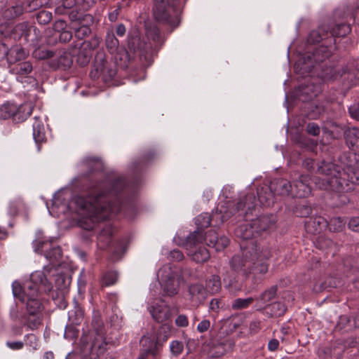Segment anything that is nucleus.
<instances>
[{
  "mask_svg": "<svg viewBox=\"0 0 359 359\" xmlns=\"http://www.w3.org/2000/svg\"><path fill=\"white\" fill-rule=\"evenodd\" d=\"M111 187V189L107 194L102 192L95 196H77L74 198L76 211L81 216L80 225L82 228L93 229L96 223L119 212L121 198L118 193L124 188L125 182L123 179H118L112 182Z\"/></svg>",
  "mask_w": 359,
  "mask_h": 359,
  "instance_id": "f257e3e1",
  "label": "nucleus"
},
{
  "mask_svg": "<svg viewBox=\"0 0 359 359\" xmlns=\"http://www.w3.org/2000/svg\"><path fill=\"white\" fill-rule=\"evenodd\" d=\"M317 172L326 177V180L315 179L316 187L319 189L341 194L351 191L355 185H359V170L352 165H347L341 170L339 166L332 162L323 161L318 165Z\"/></svg>",
  "mask_w": 359,
  "mask_h": 359,
  "instance_id": "f03ea898",
  "label": "nucleus"
},
{
  "mask_svg": "<svg viewBox=\"0 0 359 359\" xmlns=\"http://www.w3.org/2000/svg\"><path fill=\"white\" fill-rule=\"evenodd\" d=\"M12 288L15 297L26 302L29 315L34 316L42 309V304L39 299V293L50 292L53 285L48 278L45 277L44 272L34 271L31 274L29 280L25 283L23 287L19 282L14 281Z\"/></svg>",
  "mask_w": 359,
  "mask_h": 359,
  "instance_id": "7ed1b4c3",
  "label": "nucleus"
},
{
  "mask_svg": "<svg viewBox=\"0 0 359 359\" xmlns=\"http://www.w3.org/2000/svg\"><path fill=\"white\" fill-rule=\"evenodd\" d=\"M245 203L241 200L236 204L230 201L220 202L216 209L215 212L212 213V217L208 213H202L195 219V224L197 229L195 231L198 232V238H202L201 230L207 228L210 224L211 220L215 222L216 224H219L224 221L229 219L235 214L238 217H243L247 219L249 212H252L256 205V198L254 194L246 195Z\"/></svg>",
  "mask_w": 359,
  "mask_h": 359,
  "instance_id": "20e7f679",
  "label": "nucleus"
},
{
  "mask_svg": "<svg viewBox=\"0 0 359 359\" xmlns=\"http://www.w3.org/2000/svg\"><path fill=\"white\" fill-rule=\"evenodd\" d=\"M274 222L273 217L269 215H263L250 221L245 219L244 223L238 226L235 230L236 236L243 239V243L241 244L242 250L243 251V244H245L250 240H255V238L257 235L269 228ZM243 256L244 259L239 255H236L231 259L230 264L233 271L247 272L250 269L251 266H249V259L246 258L243 253Z\"/></svg>",
  "mask_w": 359,
  "mask_h": 359,
  "instance_id": "39448f33",
  "label": "nucleus"
},
{
  "mask_svg": "<svg viewBox=\"0 0 359 359\" xmlns=\"http://www.w3.org/2000/svg\"><path fill=\"white\" fill-rule=\"evenodd\" d=\"M332 54L331 48L319 46L312 52H307L295 65L297 70L302 75L306 73L316 74L323 79H332L339 72V68H325L323 63Z\"/></svg>",
  "mask_w": 359,
  "mask_h": 359,
  "instance_id": "423d86ee",
  "label": "nucleus"
},
{
  "mask_svg": "<svg viewBox=\"0 0 359 359\" xmlns=\"http://www.w3.org/2000/svg\"><path fill=\"white\" fill-rule=\"evenodd\" d=\"M43 233L38 232L37 239L33 242L34 252L36 253H44L46 259L49 264L44 266L41 272H44L45 277L48 278L51 281V278L57 273V267L59 262L62 257V250L60 246L52 244V241L43 240Z\"/></svg>",
  "mask_w": 359,
  "mask_h": 359,
  "instance_id": "0eeeda50",
  "label": "nucleus"
},
{
  "mask_svg": "<svg viewBox=\"0 0 359 359\" xmlns=\"http://www.w3.org/2000/svg\"><path fill=\"white\" fill-rule=\"evenodd\" d=\"M243 254L249 259V266H251L249 272L255 274H264L268 271V264L266 261L271 257L269 248L257 240H250L243 244Z\"/></svg>",
  "mask_w": 359,
  "mask_h": 359,
  "instance_id": "6e6552de",
  "label": "nucleus"
},
{
  "mask_svg": "<svg viewBox=\"0 0 359 359\" xmlns=\"http://www.w3.org/2000/svg\"><path fill=\"white\" fill-rule=\"evenodd\" d=\"M181 0H153L152 15L160 23L176 28L180 24Z\"/></svg>",
  "mask_w": 359,
  "mask_h": 359,
  "instance_id": "1a4fd4ad",
  "label": "nucleus"
},
{
  "mask_svg": "<svg viewBox=\"0 0 359 359\" xmlns=\"http://www.w3.org/2000/svg\"><path fill=\"white\" fill-rule=\"evenodd\" d=\"M163 290V296L172 297L179 292L181 277L170 264H165L157 273Z\"/></svg>",
  "mask_w": 359,
  "mask_h": 359,
  "instance_id": "9d476101",
  "label": "nucleus"
},
{
  "mask_svg": "<svg viewBox=\"0 0 359 359\" xmlns=\"http://www.w3.org/2000/svg\"><path fill=\"white\" fill-rule=\"evenodd\" d=\"M128 47L130 51H140V60L144 67L150 66L153 62L151 54L148 50L152 48L151 43L142 42L140 36L137 30L130 32L128 36Z\"/></svg>",
  "mask_w": 359,
  "mask_h": 359,
  "instance_id": "9b49d317",
  "label": "nucleus"
},
{
  "mask_svg": "<svg viewBox=\"0 0 359 359\" xmlns=\"http://www.w3.org/2000/svg\"><path fill=\"white\" fill-rule=\"evenodd\" d=\"M116 73L114 65L106 60V55L104 51H98L95 57L93 68L90 72L92 79L98 78L102 76L105 82L110 81Z\"/></svg>",
  "mask_w": 359,
  "mask_h": 359,
  "instance_id": "f8f14e48",
  "label": "nucleus"
},
{
  "mask_svg": "<svg viewBox=\"0 0 359 359\" xmlns=\"http://www.w3.org/2000/svg\"><path fill=\"white\" fill-rule=\"evenodd\" d=\"M156 291L150 289L147 299V309L155 321L163 323L170 318V309L162 299H156Z\"/></svg>",
  "mask_w": 359,
  "mask_h": 359,
  "instance_id": "ddd939ff",
  "label": "nucleus"
},
{
  "mask_svg": "<svg viewBox=\"0 0 359 359\" xmlns=\"http://www.w3.org/2000/svg\"><path fill=\"white\" fill-rule=\"evenodd\" d=\"M198 232L194 231L190 233L185 243V247L187 254L194 261L198 263H203L210 258V254L208 250L201 245L202 238H198Z\"/></svg>",
  "mask_w": 359,
  "mask_h": 359,
  "instance_id": "4468645a",
  "label": "nucleus"
},
{
  "mask_svg": "<svg viewBox=\"0 0 359 359\" xmlns=\"http://www.w3.org/2000/svg\"><path fill=\"white\" fill-rule=\"evenodd\" d=\"M100 43V39L97 36L81 42L77 53V62L83 66L87 65L91 57L92 50L97 48Z\"/></svg>",
  "mask_w": 359,
  "mask_h": 359,
  "instance_id": "2eb2a0df",
  "label": "nucleus"
},
{
  "mask_svg": "<svg viewBox=\"0 0 359 359\" xmlns=\"http://www.w3.org/2000/svg\"><path fill=\"white\" fill-rule=\"evenodd\" d=\"M140 343L142 352L138 359H151L158 353L159 344L155 336L144 335Z\"/></svg>",
  "mask_w": 359,
  "mask_h": 359,
  "instance_id": "dca6fc26",
  "label": "nucleus"
},
{
  "mask_svg": "<svg viewBox=\"0 0 359 359\" xmlns=\"http://www.w3.org/2000/svg\"><path fill=\"white\" fill-rule=\"evenodd\" d=\"M145 34L148 40L147 43H151L152 48L148 50L153 57L154 52L157 51L163 44L164 40L161 35L158 28L154 25H148L145 27Z\"/></svg>",
  "mask_w": 359,
  "mask_h": 359,
  "instance_id": "f3484780",
  "label": "nucleus"
},
{
  "mask_svg": "<svg viewBox=\"0 0 359 359\" xmlns=\"http://www.w3.org/2000/svg\"><path fill=\"white\" fill-rule=\"evenodd\" d=\"M203 241L205 242L207 245L215 248L217 251L224 250L229 243L226 236H222L219 238L217 233L213 230L205 232V236L202 234Z\"/></svg>",
  "mask_w": 359,
  "mask_h": 359,
  "instance_id": "a211bd4d",
  "label": "nucleus"
},
{
  "mask_svg": "<svg viewBox=\"0 0 359 359\" xmlns=\"http://www.w3.org/2000/svg\"><path fill=\"white\" fill-rule=\"evenodd\" d=\"M72 58L66 51L60 50L54 51V55L49 62V66L54 69L65 70L71 67Z\"/></svg>",
  "mask_w": 359,
  "mask_h": 359,
  "instance_id": "6ab92c4d",
  "label": "nucleus"
},
{
  "mask_svg": "<svg viewBox=\"0 0 359 359\" xmlns=\"http://www.w3.org/2000/svg\"><path fill=\"white\" fill-rule=\"evenodd\" d=\"M309 180L310 178L308 175H302L299 176V180L294 181V196L300 198L309 196L311 192Z\"/></svg>",
  "mask_w": 359,
  "mask_h": 359,
  "instance_id": "aec40b11",
  "label": "nucleus"
},
{
  "mask_svg": "<svg viewBox=\"0 0 359 359\" xmlns=\"http://www.w3.org/2000/svg\"><path fill=\"white\" fill-rule=\"evenodd\" d=\"M235 345L231 339H226L214 344L209 351V355L212 358H219L231 351Z\"/></svg>",
  "mask_w": 359,
  "mask_h": 359,
  "instance_id": "412c9836",
  "label": "nucleus"
},
{
  "mask_svg": "<svg viewBox=\"0 0 359 359\" xmlns=\"http://www.w3.org/2000/svg\"><path fill=\"white\" fill-rule=\"evenodd\" d=\"M270 187L275 195L287 196L291 194L294 196L293 188L287 180H275L271 182Z\"/></svg>",
  "mask_w": 359,
  "mask_h": 359,
  "instance_id": "4be33fe9",
  "label": "nucleus"
},
{
  "mask_svg": "<svg viewBox=\"0 0 359 359\" xmlns=\"http://www.w3.org/2000/svg\"><path fill=\"white\" fill-rule=\"evenodd\" d=\"M33 69L32 65L30 62L26 61L18 63L13 69V70L19 75L18 77V79H21L20 82L23 83H32L34 86L36 82L35 79L32 76H25L23 77V75L28 74L32 72Z\"/></svg>",
  "mask_w": 359,
  "mask_h": 359,
  "instance_id": "5701e85b",
  "label": "nucleus"
},
{
  "mask_svg": "<svg viewBox=\"0 0 359 359\" xmlns=\"http://www.w3.org/2000/svg\"><path fill=\"white\" fill-rule=\"evenodd\" d=\"M305 227L308 232L318 233L327 227V221L320 216L310 218L306 222Z\"/></svg>",
  "mask_w": 359,
  "mask_h": 359,
  "instance_id": "b1692460",
  "label": "nucleus"
},
{
  "mask_svg": "<svg viewBox=\"0 0 359 359\" xmlns=\"http://www.w3.org/2000/svg\"><path fill=\"white\" fill-rule=\"evenodd\" d=\"M26 56L27 53L23 48L15 46L8 48L6 60L9 64H14L24 60Z\"/></svg>",
  "mask_w": 359,
  "mask_h": 359,
  "instance_id": "393cba45",
  "label": "nucleus"
},
{
  "mask_svg": "<svg viewBox=\"0 0 359 359\" xmlns=\"http://www.w3.org/2000/svg\"><path fill=\"white\" fill-rule=\"evenodd\" d=\"M190 299L196 303L203 301L206 297V290L201 284H193L189 287Z\"/></svg>",
  "mask_w": 359,
  "mask_h": 359,
  "instance_id": "a878e982",
  "label": "nucleus"
},
{
  "mask_svg": "<svg viewBox=\"0 0 359 359\" xmlns=\"http://www.w3.org/2000/svg\"><path fill=\"white\" fill-rule=\"evenodd\" d=\"M258 198L260 203L264 206H270L274 203L275 194L271 189V187H262L258 191Z\"/></svg>",
  "mask_w": 359,
  "mask_h": 359,
  "instance_id": "bb28decb",
  "label": "nucleus"
},
{
  "mask_svg": "<svg viewBox=\"0 0 359 359\" xmlns=\"http://www.w3.org/2000/svg\"><path fill=\"white\" fill-rule=\"evenodd\" d=\"M344 137L348 147H359V128L355 127L347 128L344 132Z\"/></svg>",
  "mask_w": 359,
  "mask_h": 359,
  "instance_id": "cd10ccee",
  "label": "nucleus"
},
{
  "mask_svg": "<svg viewBox=\"0 0 359 359\" xmlns=\"http://www.w3.org/2000/svg\"><path fill=\"white\" fill-rule=\"evenodd\" d=\"M113 232L114 229L111 225H107L102 229L97 236V245L100 248H104L108 246L111 242Z\"/></svg>",
  "mask_w": 359,
  "mask_h": 359,
  "instance_id": "c85d7f7f",
  "label": "nucleus"
},
{
  "mask_svg": "<svg viewBox=\"0 0 359 359\" xmlns=\"http://www.w3.org/2000/svg\"><path fill=\"white\" fill-rule=\"evenodd\" d=\"M45 129L43 122L38 117L34 118L33 123V138L36 144L45 140Z\"/></svg>",
  "mask_w": 359,
  "mask_h": 359,
  "instance_id": "c756f323",
  "label": "nucleus"
},
{
  "mask_svg": "<svg viewBox=\"0 0 359 359\" xmlns=\"http://www.w3.org/2000/svg\"><path fill=\"white\" fill-rule=\"evenodd\" d=\"M224 282L225 283V287L231 293H236L242 290V283L237 280L233 273L226 274L224 278Z\"/></svg>",
  "mask_w": 359,
  "mask_h": 359,
  "instance_id": "7c9ffc66",
  "label": "nucleus"
},
{
  "mask_svg": "<svg viewBox=\"0 0 359 359\" xmlns=\"http://www.w3.org/2000/svg\"><path fill=\"white\" fill-rule=\"evenodd\" d=\"M115 60L117 65L123 69L129 67L131 62V57L125 49H121L116 53Z\"/></svg>",
  "mask_w": 359,
  "mask_h": 359,
  "instance_id": "2f4dec72",
  "label": "nucleus"
},
{
  "mask_svg": "<svg viewBox=\"0 0 359 359\" xmlns=\"http://www.w3.org/2000/svg\"><path fill=\"white\" fill-rule=\"evenodd\" d=\"M32 55L36 60H51L54 55V51L46 47L39 46L34 50Z\"/></svg>",
  "mask_w": 359,
  "mask_h": 359,
  "instance_id": "473e14b6",
  "label": "nucleus"
},
{
  "mask_svg": "<svg viewBox=\"0 0 359 359\" xmlns=\"http://www.w3.org/2000/svg\"><path fill=\"white\" fill-rule=\"evenodd\" d=\"M17 105L13 103H6L0 107V118L7 119L16 115Z\"/></svg>",
  "mask_w": 359,
  "mask_h": 359,
  "instance_id": "72a5a7b5",
  "label": "nucleus"
},
{
  "mask_svg": "<svg viewBox=\"0 0 359 359\" xmlns=\"http://www.w3.org/2000/svg\"><path fill=\"white\" fill-rule=\"evenodd\" d=\"M221 289L220 278L217 275H213L207 281L206 290L210 293L214 294L218 292Z\"/></svg>",
  "mask_w": 359,
  "mask_h": 359,
  "instance_id": "f704fd0d",
  "label": "nucleus"
},
{
  "mask_svg": "<svg viewBox=\"0 0 359 359\" xmlns=\"http://www.w3.org/2000/svg\"><path fill=\"white\" fill-rule=\"evenodd\" d=\"M105 44L110 53H113L117 50L119 43L113 32H108L107 33Z\"/></svg>",
  "mask_w": 359,
  "mask_h": 359,
  "instance_id": "c9c22d12",
  "label": "nucleus"
},
{
  "mask_svg": "<svg viewBox=\"0 0 359 359\" xmlns=\"http://www.w3.org/2000/svg\"><path fill=\"white\" fill-rule=\"evenodd\" d=\"M72 20L78 22V25L81 27H90L94 22V18L90 14L81 15L76 18L74 15H71Z\"/></svg>",
  "mask_w": 359,
  "mask_h": 359,
  "instance_id": "e433bc0d",
  "label": "nucleus"
},
{
  "mask_svg": "<svg viewBox=\"0 0 359 359\" xmlns=\"http://www.w3.org/2000/svg\"><path fill=\"white\" fill-rule=\"evenodd\" d=\"M351 31V28L349 25L341 23L332 27L331 34L334 36L342 37L349 34Z\"/></svg>",
  "mask_w": 359,
  "mask_h": 359,
  "instance_id": "4c0bfd02",
  "label": "nucleus"
},
{
  "mask_svg": "<svg viewBox=\"0 0 359 359\" xmlns=\"http://www.w3.org/2000/svg\"><path fill=\"white\" fill-rule=\"evenodd\" d=\"M33 109V104L31 102H25L18 107H17L16 115H18L20 118L26 119L30 116Z\"/></svg>",
  "mask_w": 359,
  "mask_h": 359,
  "instance_id": "58836bf2",
  "label": "nucleus"
},
{
  "mask_svg": "<svg viewBox=\"0 0 359 359\" xmlns=\"http://www.w3.org/2000/svg\"><path fill=\"white\" fill-rule=\"evenodd\" d=\"M346 223V221L344 218L333 217L329 222H327V227L330 231H340L344 228Z\"/></svg>",
  "mask_w": 359,
  "mask_h": 359,
  "instance_id": "ea45409f",
  "label": "nucleus"
},
{
  "mask_svg": "<svg viewBox=\"0 0 359 359\" xmlns=\"http://www.w3.org/2000/svg\"><path fill=\"white\" fill-rule=\"evenodd\" d=\"M23 12L24 8L22 5H15L5 10L4 15L5 18L12 19L22 15Z\"/></svg>",
  "mask_w": 359,
  "mask_h": 359,
  "instance_id": "a19ab883",
  "label": "nucleus"
},
{
  "mask_svg": "<svg viewBox=\"0 0 359 359\" xmlns=\"http://www.w3.org/2000/svg\"><path fill=\"white\" fill-rule=\"evenodd\" d=\"M276 294V287L273 286L269 290H265L257 300L264 304H268Z\"/></svg>",
  "mask_w": 359,
  "mask_h": 359,
  "instance_id": "79ce46f5",
  "label": "nucleus"
},
{
  "mask_svg": "<svg viewBox=\"0 0 359 359\" xmlns=\"http://www.w3.org/2000/svg\"><path fill=\"white\" fill-rule=\"evenodd\" d=\"M32 30V27H29L27 22H22L17 25L15 27V32L20 33L21 36L25 38V40L28 41L30 32ZM35 32L36 29H33Z\"/></svg>",
  "mask_w": 359,
  "mask_h": 359,
  "instance_id": "37998d69",
  "label": "nucleus"
},
{
  "mask_svg": "<svg viewBox=\"0 0 359 359\" xmlns=\"http://www.w3.org/2000/svg\"><path fill=\"white\" fill-rule=\"evenodd\" d=\"M254 301V298H238L236 299L231 305V307L234 310H240L248 308Z\"/></svg>",
  "mask_w": 359,
  "mask_h": 359,
  "instance_id": "c03bdc74",
  "label": "nucleus"
},
{
  "mask_svg": "<svg viewBox=\"0 0 359 359\" xmlns=\"http://www.w3.org/2000/svg\"><path fill=\"white\" fill-rule=\"evenodd\" d=\"M53 18L52 13L48 11H40L36 15V21L40 25L48 24Z\"/></svg>",
  "mask_w": 359,
  "mask_h": 359,
  "instance_id": "a18cd8bd",
  "label": "nucleus"
},
{
  "mask_svg": "<svg viewBox=\"0 0 359 359\" xmlns=\"http://www.w3.org/2000/svg\"><path fill=\"white\" fill-rule=\"evenodd\" d=\"M25 343L29 347L30 351L37 350L39 347V340L33 334H29L25 336Z\"/></svg>",
  "mask_w": 359,
  "mask_h": 359,
  "instance_id": "49530a36",
  "label": "nucleus"
},
{
  "mask_svg": "<svg viewBox=\"0 0 359 359\" xmlns=\"http://www.w3.org/2000/svg\"><path fill=\"white\" fill-rule=\"evenodd\" d=\"M324 29L323 27H318L317 29L311 31L309 36V41L317 43L322 41L324 39V36L322 35Z\"/></svg>",
  "mask_w": 359,
  "mask_h": 359,
  "instance_id": "de8ad7c7",
  "label": "nucleus"
},
{
  "mask_svg": "<svg viewBox=\"0 0 359 359\" xmlns=\"http://www.w3.org/2000/svg\"><path fill=\"white\" fill-rule=\"evenodd\" d=\"M295 213L299 217H306L311 213V207L306 203L299 204L296 207Z\"/></svg>",
  "mask_w": 359,
  "mask_h": 359,
  "instance_id": "09e8293b",
  "label": "nucleus"
},
{
  "mask_svg": "<svg viewBox=\"0 0 359 359\" xmlns=\"http://www.w3.org/2000/svg\"><path fill=\"white\" fill-rule=\"evenodd\" d=\"M118 279V273L116 271L106 273L102 278L103 284L105 286L114 285Z\"/></svg>",
  "mask_w": 359,
  "mask_h": 359,
  "instance_id": "8fccbe9b",
  "label": "nucleus"
},
{
  "mask_svg": "<svg viewBox=\"0 0 359 359\" xmlns=\"http://www.w3.org/2000/svg\"><path fill=\"white\" fill-rule=\"evenodd\" d=\"M75 37L79 39H83L90 35L91 29L90 27L79 26L74 29Z\"/></svg>",
  "mask_w": 359,
  "mask_h": 359,
  "instance_id": "3c124183",
  "label": "nucleus"
},
{
  "mask_svg": "<svg viewBox=\"0 0 359 359\" xmlns=\"http://www.w3.org/2000/svg\"><path fill=\"white\" fill-rule=\"evenodd\" d=\"M41 319L38 313L34 316H29V317L27 318V327L30 330H35L41 324Z\"/></svg>",
  "mask_w": 359,
  "mask_h": 359,
  "instance_id": "603ef678",
  "label": "nucleus"
},
{
  "mask_svg": "<svg viewBox=\"0 0 359 359\" xmlns=\"http://www.w3.org/2000/svg\"><path fill=\"white\" fill-rule=\"evenodd\" d=\"M184 348L183 344L180 341H172L170 344V349L171 353L173 355H180Z\"/></svg>",
  "mask_w": 359,
  "mask_h": 359,
  "instance_id": "864d4df0",
  "label": "nucleus"
},
{
  "mask_svg": "<svg viewBox=\"0 0 359 359\" xmlns=\"http://www.w3.org/2000/svg\"><path fill=\"white\" fill-rule=\"evenodd\" d=\"M77 1H78V8L81 10H83V11L89 10L96 3V0H77Z\"/></svg>",
  "mask_w": 359,
  "mask_h": 359,
  "instance_id": "5fc2aeb1",
  "label": "nucleus"
},
{
  "mask_svg": "<svg viewBox=\"0 0 359 359\" xmlns=\"http://www.w3.org/2000/svg\"><path fill=\"white\" fill-rule=\"evenodd\" d=\"M210 321L207 319H203L197 325L196 330L200 333H203L210 328Z\"/></svg>",
  "mask_w": 359,
  "mask_h": 359,
  "instance_id": "6e6d98bb",
  "label": "nucleus"
},
{
  "mask_svg": "<svg viewBox=\"0 0 359 359\" xmlns=\"http://www.w3.org/2000/svg\"><path fill=\"white\" fill-rule=\"evenodd\" d=\"M175 324L178 327H186L189 325L188 318L186 315H179L175 319Z\"/></svg>",
  "mask_w": 359,
  "mask_h": 359,
  "instance_id": "4d7b16f0",
  "label": "nucleus"
},
{
  "mask_svg": "<svg viewBox=\"0 0 359 359\" xmlns=\"http://www.w3.org/2000/svg\"><path fill=\"white\" fill-rule=\"evenodd\" d=\"M348 111L353 118L359 121V103H355L350 106Z\"/></svg>",
  "mask_w": 359,
  "mask_h": 359,
  "instance_id": "13d9d810",
  "label": "nucleus"
},
{
  "mask_svg": "<svg viewBox=\"0 0 359 359\" xmlns=\"http://www.w3.org/2000/svg\"><path fill=\"white\" fill-rule=\"evenodd\" d=\"M72 38V34L68 30L61 32L58 35V39L60 42L67 43Z\"/></svg>",
  "mask_w": 359,
  "mask_h": 359,
  "instance_id": "bf43d9fd",
  "label": "nucleus"
},
{
  "mask_svg": "<svg viewBox=\"0 0 359 359\" xmlns=\"http://www.w3.org/2000/svg\"><path fill=\"white\" fill-rule=\"evenodd\" d=\"M306 130L308 133L316 136L320 133V128L315 123H310L307 125Z\"/></svg>",
  "mask_w": 359,
  "mask_h": 359,
  "instance_id": "052dcab7",
  "label": "nucleus"
},
{
  "mask_svg": "<svg viewBox=\"0 0 359 359\" xmlns=\"http://www.w3.org/2000/svg\"><path fill=\"white\" fill-rule=\"evenodd\" d=\"M348 227L354 231H359V217L351 218L348 222Z\"/></svg>",
  "mask_w": 359,
  "mask_h": 359,
  "instance_id": "680f3d73",
  "label": "nucleus"
},
{
  "mask_svg": "<svg viewBox=\"0 0 359 359\" xmlns=\"http://www.w3.org/2000/svg\"><path fill=\"white\" fill-rule=\"evenodd\" d=\"M7 346L12 350H20L24 346V343L22 341H7Z\"/></svg>",
  "mask_w": 359,
  "mask_h": 359,
  "instance_id": "e2e57ef3",
  "label": "nucleus"
},
{
  "mask_svg": "<svg viewBox=\"0 0 359 359\" xmlns=\"http://www.w3.org/2000/svg\"><path fill=\"white\" fill-rule=\"evenodd\" d=\"M170 259L174 261H181L184 258L183 253L178 250H173L170 252Z\"/></svg>",
  "mask_w": 359,
  "mask_h": 359,
  "instance_id": "0e129e2a",
  "label": "nucleus"
},
{
  "mask_svg": "<svg viewBox=\"0 0 359 359\" xmlns=\"http://www.w3.org/2000/svg\"><path fill=\"white\" fill-rule=\"evenodd\" d=\"M66 22L64 20H57L53 25V29L59 34L65 30Z\"/></svg>",
  "mask_w": 359,
  "mask_h": 359,
  "instance_id": "69168bd1",
  "label": "nucleus"
},
{
  "mask_svg": "<svg viewBox=\"0 0 359 359\" xmlns=\"http://www.w3.org/2000/svg\"><path fill=\"white\" fill-rule=\"evenodd\" d=\"M105 342H101L100 344H97V342H95L93 345L92 346V351H94L97 348L98 349L97 353L96 354L99 355L100 354L102 353L105 350Z\"/></svg>",
  "mask_w": 359,
  "mask_h": 359,
  "instance_id": "338daca9",
  "label": "nucleus"
},
{
  "mask_svg": "<svg viewBox=\"0 0 359 359\" xmlns=\"http://www.w3.org/2000/svg\"><path fill=\"white\" fill-rule=\"evenodd\" d=\"M260 328V322L259 320H252L250 322L249 329L250 332L257 333Z\"/></svg>",
  "mask_w": 359,
  "mask_h": 359,
  "instance_id": "774afa93",
  "label": "nucleus"
}]
</instances>
